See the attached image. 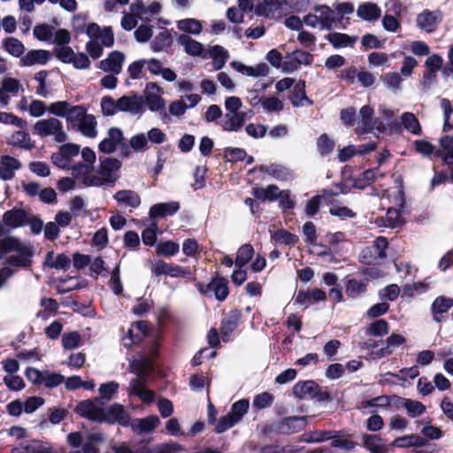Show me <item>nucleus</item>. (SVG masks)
I'll use <instances>...</instances> for the list:
<instances>
[{
	"mask_svg": "<svg viewBox=\"0 0 453 453\" xmlns=\"http://www.w3.org/2000/svg\"><path fill=\"white\" fill-rule=\"evenodd\" d=\"M250 408V403L248 400L242 399L235 402L231 408L229 412L237 422H240L242 418L248 412Z\"/></svg>",
	"mask_w": 453,
	"mask_h": 453,
	"instance_id": "obj_59",
	"label": "nucleus"
},
{
	"mask_svg": "<svg viewBox=\"0 0 453 453\" xmlns=\"http://www.w3.org/2000/svg\"><path fill=\"white\" fill-rule=\"evenodd\" d=\"M44 264L52 269L66 271L70 267L71 261L64 253L55 255L53 251H49L46 255Z\"/></svg>",
	"mask_w": 453,
	"mask_h": 453,
	"instance_id": "obj_35",
	"label": "nucleus"
},
{
	"mask_svg": "<svg viewBox=\"0 0 453 453\" xmlns=\"http://www.w3.org/2000/svg\"><path fill=\"white\" fill-rule=\"evenodd\" d=\"M27 222V213L22 209H12L7 211L3 215V223H0V235L4 234V226L17 228L24 226Z\"/></svg>",
	"mask_w": 453,
	"mask_h": 453,
	"instance_id": "obj_15",
	"label": "nucleus"
},
{
	"mask_svg": "<svg viewBox=\"0 0 453 453\" xmlns=\"http://www.w3.org/2000/svg\"><path fill=\"white\" fill-rule=\"evenodd\" d=\"M373 114L374 111L369 105H364L360 109L356 128L357 134H365L373 128L380 132L386 130V127L381 121L373 119Z\"/></svg>",
	"mask_w": 453,
	"mask_h": 453,
	"instance_id": "obj_8",
	"label": "nucleus"
},
{
	"mask_svg": "<svg viewBox=\"0 0 453 453\" xmlns=\"http://www.w3.org/2000/svg\"><path fill=\"white\" fill-rule=\"evenodd\" d=\"M164 89L157 83L150 81L145 85L142 91L144 107L147 106L150 111H159L165 107V100L163 98Z\"/></svg>",
	"mask_w": 453,
	"mask_h": 453,
	"instance_id": "obj_7",
	"label": "nucleus"
},
{
	"mask_svg": "<svg viewBox=\"0 0 453 453\" xmlns=\"http://www.w3.org/2000/svg\"><path fill=\"white\" fill-rule=\"evenodd\" d=\"M391 403V401L388 396L387 395H380L374 398L371 399H365L362 400L357 403V408L361 411L363 413H370L374 412V410H369V409H384L388 406H389Z\"/></svg>",
	"mask_w": 453,
	"mask_h": 453,
	"instance_id": "obj_28",
	"label": "nucleus"
},
{
	"mask_svg": "<svg viewBox=\"0 0 453 453\" xmlns=\"http://www.w3.org/2000/svg\"><path fill=\"white\" fill-rule=\"evenodd\" d=\"M280 8V3L279 0H263L257 5L255 12L260 16L273 18L275 12L279 11Z\"/></svg>",
	"mask_w": 453,
	"mask_h": 453,
	"instance_id": "obj_47",
	"label": "nucleus"
},
{
	"mask_svg": "<svg viewBox=\"0 0 453 453\" xmlns=\"http://www.w3.org/2000/svg\"><path fill=\"white\" fill-rule=\"evenodd\" d=\"M271 239L280 244H295L297 242L298 238L296 235L287 232L281 228H276L275 226H270L269 228Z\"/></svg>",
	"mask_w": 453,
	"mask_h": 453,
	"instance_id": "obj_44",
	"label": "nucleus"
},
{
	"mask_svg": "<svg viewBox=\"0 0 453 453\" xmlns=\"http://www.w3.org/2000/svg\"><path fill=\"white\" fill-rule=\"evenodd\" d=\"M13 453H55L47 443L40 441H31L26 445L14 449Z\"/></svg>",
	"mask_w": 453,
	"mask_h": 453,
	"instance_id": "obj_43",
	"label": "nucleus"
},
{
	"mask_svg": "<svg viewBox=\"0 0 453 453\" xmlns=\"http://www.w3.org/2000/svg\"><path fill=\"white\" fill-rule=\"evenodd\" d=\"M54 27L48 24L37 25L34 27V36L42 42H51Z\"/></svg>",
	"mask_w": 453,
	"mask_h": 453,
	"instance_id": "obj_56",
	"label": "nucleus"
},
{
	"mask_svg": "<svg viewBox=\"0 0 453 453\" xmlns=\"http://www.w3.org/2000/svg\"><path fill=\"white\" fill-rule=\"evenodd\" d=\"M80 147L74 143H66L62 145L58 151L51 155L52 163L62 169H72L74 165L72 163L73 157L78 156Z\"/></svg>",
	"mask_w": 453,
	"mask_h": 453,
	"instance_id": "obj_12",
	"label": "nucleus"
},
{
	"mask_svg": "<svg viewBox=\"0 0 453 453\" xmlns=\"http://www.w3.org/2000/svg\"><path fill=\"white\" fill-rule=\"evenodd\" d=\"M289 99L295 107H302L305 104L311 105L312 104L306 96L305 83L302 81L296 83Z\"/></svg>",
	"mask_w": 453,
	"mask_h": 453,
	"instance_id": "obj_39",
	"label": "nucleus"
},
{
	"mask_svg": "<svg viewBox=\"0 0 453 453\" xmlns=\"http://www.w3.org/2000/svg\"><path fill=\"white\" fill-rule=\"evenodd\" d=\"M51 58V54L46 50H31L27 51L21 58V63L26 66L43 65L47 64Z\"/></svg>",
	"mask_w": 453,
	"mask_h": 453,
	"instance_id": "obj_24",
	"label": "nucleus"
},
{
	"mask_svg": "<svg viewBox=\"0 0 453 453\" xmlns=\"http://www.w3.org/2000/svg\"><path fill=\"white\" fill-rule=\"evenodd\" d=\"M244 122V113L242 112H227L222 121V128L225 131H238Z\"/></svg>",
	"mask_w": 453,
	"mask_h": 453,
	"instance_id": "obj_42",
	"label": "nucleus"
},
{
	"mask_svg": "<svg viewBox=\"0 0 453 453\" xmlns=\"http://www.w3.org/2000/svg\"><path fill=\"white\" fill-rule=\"evenodd\" d=\"M384 85L387 88L396 92L401 89L402 78L396 73H388L382 78Z\"/></svg>",
	"mask_w": 453,
	"mask_h": 453,
	"instance_id": "obj_61",
	"label": "nucleus"
},
{
	"mask_svg": "<svg viewBox=\"0 0 453 453\" xmlns=\"http://www.w3.org/2000/svg\"><path fill=\"white\" fill-rule=\"evenodd\" d=\"M452 306V298H448L444 296L437 297L432 304V311L434 314V319L436 321H439L440 319H438L437 314L448 311V310H449Z\"/></svg>",
	"mask_w": 453,
	"mask_h": 453,
	"instance_id": "obj_53",
	"label": "nucleus"
},
{
	"mask_svg": "<svg viewBox=\"0 0 453 453\" xmlns=\"http://www.w3.org/2000/svg\"><path fill=\"white\" fill-rule=\"evenodd\" d=\"M73 27L76 32H85L89 40L104 45L107 48L114 44V35L110 27L101 28L96 23L85 24L84 18L81 15H76L73 18Z\"/></svg>",
	"mask_w": 453,
	"mask_h": 453,
	"instance_id": "obj_3",
	"label": "nucleus"
},
{
	"mask_svg": "<svg viewBox=\"0 0 453 453\" xmlns=\"http://www.w3.org/2000/svg\"><path fill=\"white\" fill-rule=\"evenodd\" d=\"M424 445H425L424 439L416 434H409V435L402 436V437L396 438L392 442V446L398 447V448L421 447Z\"/></svg>",
	"mask_w": 453,
	"mask_h": 453,
	"instance_id": "obj_49",
	"label": "nucleus"
},
{
	"mask_svg": "<svg viewBox=\"0 0 453 453\" xmlns=\"http://www.w3.org/2000/svg\"><path fill=\"white\" fill-rule=\"evenodd\" d=\"M0 122L5 125H12L21 129H25L27 127L26 120L15 116L10 112H0Z\"/></svg>",
	"mask_w": 453,
	"mask_h": 453,
	"instance_id": "obj_60",
	"label": "nucleus"
},
{
	"mask_svg": "<svg viewBox=\"0 0 453 453\" xmlns=\"http://www.w3.org/2000/svg\"><path fill=\"white\" fill-rule=\"evenodd\" d=\"M377 176L378 171L376 169L366 170L356 180L355 185L358 188H364L374 181L377 179Z\"/></svg>",
	"mask_w": 453,
	"mask_h": 453,
	"instance_id": "obj_63",
	"label": "nucleus"
},
{
	"mask_svg": "<svg viewBox=\"0 0 453 453\" xmlns=\"http://www.w3.org/2000/svg\"><path fill=\"white\" fill-rule=\"evenodd\" d=\"M7 143L11 146L18 147L24 150H31L35 146L34 142L31 141L29 134L25 132L24 130L13 132L7 138Z\"/></svg>",
	"mask_w": 453,
	"mask_h": 453,
	"instance_id": "obj_33",
	"label": "nucleus"
},
{
	"mask_svg": "<svg viewBox=\"0 0 453 453\" xmlns=\"http://www.w3.org/2000/svg\"><path fill=\"white\" fill-rule=\"evenodd\" d=\"M335 12L326 5H317L314 7V13L304 16L303 22L312 28L319 27L321 30H330L337 22Z\"/></svg>",
	"mask_w": 453,
	"mask_h": 453,
	"instance_id": "obj_4",
	"label": "nucleus"
},
{
	"mask_svg": "<svg viewBox=\"0 0 453 453\" xmlns=\"http://www.w3.org/2000/svg\"><path fill=\"white\" fill-rule=\"evenodd\" d=\"M127 391L129 395H137L144 403H151L155 399L154 392L147 389L144 386V381L142 380H132L129 382Z\"/></svg>",
	"mask_w": 453,
	"mask_h": 453,
	"instance_id": "obj_27",
	"label": "nucleus"
},
{
	"mask_svg": "<svg viewBox=\"0 0 453 453\" xmlns=\"http://www.w3.org/2000/svg\"><path fill=\"white\" fill-rule=\"evenodd\" d=\"M74 118L71 121L73 127H75L83 136L95 138L97 135V120L93 114L88 112L84 105L80 107Z\"/></svg>",
	"mask_w": 453,
	"mask_h": 453,
	"instance_id": "obj_6",
	"label": "nucleus"
},
{
	"mask_svg": "<svg viewBox=\"0 0 453 453\" xmlns=\"http://www.w3.org/2000/svg\"><path fill=\"white\" fill-rule=\"evenodd\" d=\"M129 417L124 407L119 403H113L105 409L104 422L108 423H119L121 425H127Z\"/></svg>",
	"mask_w": 453,
	"mask_h": 453,
	"instance_id": "obj_26",
	"label": "nucleus"
},
{
	"mask_svg": "<svg viewBox=\"0 0 453 453\" xmlns=\"http://www.w3.org/2000/svg\"><path fill=\"white\" fill-rule=\"evenodd\" d=\"M261 105L265 111H280L284 108V103L276 96L265 97L261 101Z\"/></svg>",
	"mask_w": 453,
	"mask_h": 453,
	"instance_id": "obj_57",
	"label": "nucleus"
},
{
	"mask_svg": "<svg viewBox=\"0 0 453 453\" xmlns=\"http://www.w3.org/2000/svg\"><path fill=\"white\" fill-rule=\"evenodd\" d=\"M326 38L334 48L352 46L355 42L354 38L342 33H331Z\"/></svg>",
	"mask_w": 453,
	"mask_h": 453,
	"instance_id": "obj_52",
	"label": "nucleus"
},
{
	"mask_svg": "<svg viewBox=\"0 0 453 453\" xmlns=\"http://www.w3.org/2000/svg\"><path fill=\"white\" fill-rule=\"evenodd\" d=\"M177 28L186 34L198 35L203 29L201 21L193 18H187L177 22Z\"/></svg>",
	"mask_w": 453,
	"mask_h": 453,
	"instance_id": "obj_45",
	"label": "nucleus"
},
{
	"mask_svg": "<svg viewBox=\"0 0 453 453\" xmlns=\"http://www.w3.org/2000/svg\"><path fill=\"white\" fill-rule=\"evenodd\" d=\"M11 253L14 254L7 258L10 266L26 267L33 256L32 247L27 242L14 236L0 239V259Z\"/></svg>",
	"mask_w": 453,
	"mask_h": 453,
	"instance_id": "obj_1",
	"label": "nucleus"
},
{
	"mask_svg": "<svg viewBox=\"0 0 453 453\" xmlns=\"http://www.w3.org/2000/svg\"><path fill=\"white\" fill-rule=\"evenodd\" d=\"M390 196H394V200L392 202L394 207H389L387 210L385 217L386 223L384 224V226L387 227L395 228L403 224L401 210L403 207L404 199L403 192L398 188L392 190L391 193L388 195V197Z\"/></svg>",
	"mask_w": 453,
	"mask_h": 453,
	"instance_id": "obj_10",
	"label": "nucleus"
},
{
	"mask_svg": "<svg viewBox=\"0 0 453 453\" xmlns=\"http://www.w3.org/2000/svg\"><path fill=\"white\" fill-rule=\"evenodd\" d=\"M440 146L443 151L442 160L449 165L453 163V136L444 135L439 140Z\"/></svg>",
	"mask_w": 453,
	"mask_h": 453,
	"instance_id": "obj_51",
	"label": "nucleus"
},
{
	"mask_svg": "<svg viewBox=\"0 0 453 453\" xmlns=\"http://www.w3.org/2000/svg\"><path fill=\"white\" fill-rule=\"evenodd\" d=\"M123 139L122 131L118 127H111L108 130L107 136L99 143L98 149L105 154L113 153Z\"/></svg>",
	"mask_w": 453,
	"mask_h": 453,
	"instance_id": "obj_19",
	"label": "nucleus"
},
{
	"mask_svg": "<svg viewBox=\"0 0 453 453\" xmlns=\"http://www.w3.org/2000/svg\"><path fill=\"white\" fill-rule=\"evenodd\" d=\"M125 61V55L120 51H112L108 57L99 63V67L105 73L112 74H119L122 70V65Z\"/></svg>",
	"mask_w": 453,
	"mask_h": 453,
	"instance_id": "obj_20",
	"label": "nucleus"
},
{
	"mask_svg": "<svg viewBox=\"0 0 453 453\" xmlns=\"http://www.w3.org/2000/svg\"><path fill=\"white\" fill-rule=\"evenodd\" d=\"M362 439L364 447L370 453H387L388 450L386 441L378 435L366 434Z\"/></svg>",
	"mask_w": 453,
	"mask_h": 453,
	"instance_id": "obj_31",
	"label": "nucleus"
},
{
	"mask_svg": "<svg viewBox=\"0 0 453 453\" xmlns=\"http://www.w3.org/2000/svg\"><path fill=\"white\" fill-rule=\"evenodd\" d=\"M317 148L321 156L328 155L334 148V142L327 134H323L318 138Z\"/></svg>",
	"mask_w": 453,
	"mask_h": 453,
	"instance_id": "obj_58",
	"label": "nucleus"
},
{
	"mask_svg": "<svg viewBox=\"0 0 453 453\" xmlns=\"http://www.w3.org/2000/svg\"><path fill=\"white\" fill-rule=\"evenodd\" d=\"M76 413L93 421L104 422L105 409L100 398L81 402L75 408Z\"/></svg>",
	"mask_w": 453,
	"mask_h": 453,
	"instance_id": "obj_9",
	"label": "nucleus"
},
{
	"mask_svg": "<svg viewBox=\"0 0 453 453\" xmlns=\"http://www.w3.org/2000/svg\"><path fill=\"white\" fill-rule=\"evenodd\" d=\"M114 199L119 205L136 209L141 205L142 200L140 195L131 189H123L116 192Z\"/></svg>",
	"mask_w": 453,
	"mask_h": 453,
	"instance_id": "obj_25",
	"label": "nucleus"
},
{
	"mask_svg": "<svg viewBox=\"0 0 453 453\" xmlns=\"http://www.w3.org/2000/svg\"><path fill=\"white\" fill-rule=\"evenodd\" d=\"M121 162L113 157H105L101 160L96 171L90 173L82 182L87 187H101L113 185L119 179V171Z\"/></svg>",
	"mask_w": 453,
	"mask_h": 453,
	"instance_id": "obj_2",
	"label": "nucleus"
},
{
	"mask_svg": "<svg viewBox=\"0 0 453 453\" xmlns=\"http://www.w3.org/2000/svg\"><path fill=\"white\" fill-rule=\"evenodd\" d=\"M400 123L403 128L414 135H420L422 134V127L412 112H403L400 117Z\"/></svg>",
	"mask_w": 453,
	"mask_h": 453,
	"instance_id": "obj_37",
	"label": "nucleus"
},
{
	"mask_svg": "<svg viewBox=\"0 0 453 453\" xmlns=\"http://www.w3.org/2000/svg\"><path fill=\"white\" fill-rule=\"evenodd\" d=\"M34 132L42 137L54 136V140L59 143L64 142L67 139L63 123L54 117L35 122L34 125Z\"/></svg>",
	"mask_w": 453,
	"mask_h": 453,
	"instance_id": "obj_5",
	"label": "nucleus"
},
{
	"mask_svg": "<svg viewBox=\"0 0 453 453\" xmlns=\"http://www.w3.org/2000/svg\"><path fill=\"white\" fill-rule=\"evenodd\" d=\"M152 370L151 362L145 357H139L132 360L129 364V371L134 373L142 380L147 376Z\"/></svg>",
	"mask_w": 453,
	"mask_h": 453,
	"instance_id": "obj_41",
	"label": "nucleus"
},
{
	"mask_svg": "<svg viewBox=\"0 0 453 453\" xmlns=\"http://www.w3.org/2000/svg\"><path fill=\"white\" fill-rule=\"evenodd\" d=\"M158 227L156 222H152L142 233V239L145 245L153 246L157 242V233Z\"/></svg>",
	"mask_w": 453,
	"mask_h": 453,
	"instance_id": "obj_64",
	"label": "nucleus"
},
{
	"mask_svg": "<svg viewBox=\"0 0 453 453\" xmlns=\"http://www.w3.org/2000/svg\"><path fill=\"white\" fill-rule=\"evenodd\" d=\"M318 393V385L312 380L298 382L293 387V394L299 399L313 397Z\"/></svg>",
	"mask_w": 453,
	"mask_h": 453,
	"instance_id": "obj_36",
	"label": "nucleus"
},
{
	"mask_svg": "<svg viewBox=\"0 0 453 453\" xmlns=\"http://www.w3.org/2000/svg\"><path fill=\"white\" fill-rule=\"evenodd\" d=\"M81 104L73 105L68 101H56L48 106V111L59 118H63L67 123H71Z\"/></svg>",
	"mask_w": 453,
	"mask_h": 453,
	"instance_id": "obj_14",
	"label": "nucleus"
},
{
	"mask_svg": "<svg viewBox=\"0 0 453 453\" xmlns=\"http://www.w3.org/2000/svg\"><path fill=\"white\" fill-rule=\"evenodd\" d=\"M159 422V418L156 415H151L145 418L134 419L132 423V426L139 432L148 433L156 428Z\"/></svg>",
	"mask_w": 453,
	"mask_h": 453,
	"instance_id": "obj_48",
	"label": "nucleus"
},
{
	"mask_svg": "<svg viewBox=\"0 0 453 453\" xmlns=\"http://www.w3.org/2000/svg\"><path fill=\"white\" fill-rule=\"evenodd\" d=\"M20 162L10 156H3L0 161V179L4 180H12L15 172L20 168Z\"/></svg>",
	"mask_w": 453,
	"mask_h": 453,
	"instance_id": "obj_29",
	"label": "nucleus"
},
{
	"mask_svg": "<svg viewBox=\"0 0 453 453\" xmlns=\"http://www.w3.org/2000/svg\"><path fill=\"white\" fill-rule=\"evenodd\" d=\"M119 383L115 382V381H110L108 383H104V384H102L100 385L99 388H98V392H99V395H100V400L101 399H104V400H111V397L117 393L118 389H119Z\"/></svg>",
	"mask_w": 453,
	"mask_h": 453,
	"instance_id": "obj_62",
	"label": "nucleus"
},
{
	"mask_svg": "<svg viewBox=\"0 0 453 453\" xmlns=\"http://www.w3.org/2000/svg\"><path fill=\"white\" fill-rule=\"evenodd\" d=\"M313 61V56L307 51L296 50L288 53L283 60V73H292L297 71L301 65H311Z\"/></svg>",
	"mask_w": 453,
	"mask_h": 453,
	"instance_id": "obj_11",
	"label": "nucleus"
},
{
	"mask_svg": "<svg viewBox=\"0 0 453 453\" xmlns=\"http://www.w3.org/2000/svg\"><path fill=\"white\" fill-rule=\"evenodd\" d=\"M81 157L84 163L75 164L73 167V175L75 179L84 181V179L93 171L96 157L93 150L88 147L81 150Z\"/></svg>",
	"mask_w": 453,
	"mask_h": 453,
	"instance_id": "obj_13",
	"label": "nucleus"
},
{
	"mask_svg": "<svg viewBox=\"0 0 453 453\" xmlns=\"http://www.w3.org/2000/svg\"><path fill=\"white\" fill-rule=\"evenodd\" d=\"M180 203L176 201L158 203L150 208L149 215L150 218L172 216L180 210Z\"/></svg>",
	"mask_w": 453,
	"mask_h": 453,
	"instance_id": "obj_30",
	"label": "nucleus"
},
{
	"mask_svg": "<svg viewBox=\"0 0 453 453\" xmlns=\"http://www.w3.org/2000/svg\"><path fill=\"white\" fill-rule=\"evenodd\" d=\"M255 254L254 248L250 244L242 245L236 252L235 265L238 267H243L247 265Z\"/></svg>",
	"mask_w": 453,
	"mask_h": 453,
	"instance_id": "obj_50",
	"label": "nucleus"
},
{
	"mask_svg": "<svg viewBox=\"0 0 453 453\" xmlns=\"http://www.w3.org/2000/svg\"><path fill=\"white\" fill-rule=\"evenodd\" d=\"M177 42L184 48L185 52L190 56H201L203 52V46L201 42L191 39L185 35H179Z\"/></svg>",
	"mask_w": 453,
	"mask_h": 453,
	"instance_id": "obj_40",
	"label": "nucleus"
},
{
	"mask_svg": "<svg viewBox=\"0 0 453 453\" xmlns=\"http://www.w3.org/2000/svg\"><path fill=\"white\" fill-rule=\"evenodd\" d=\"M4 50L14 57H20L24 51V44L14 37L6 38L3 42Z\"/></svg>",
	"mask_w": 453,
	"mask_h": 453,
	"instance_id": "obj_54",
	"label": "nucleus"
},
{
	"mask_svg": "<svg viewBox=\"0 0 453 453\" xmlns=\"http://www.w3.org/2000/svg\"><path fill=\"white\" fill-rule=\"evenodd\" d=\"M209 55L212 59L211 65L214 70L222 69L229 58L228 51L220 45L212 46L209 50Z\"/></svg>",
	"mask_w": 453,
	"mask_h": 453,
	"instance_id": "obj_38",
	"label": "nucleus"
},
{
	"mask_svg": "<svg viewBox=\"0 0 453 453\" xmlns=\"http://www.w3.org/2000/svg\"><path fill=\"white\" fill-rule=\"evenodd\" d=\"M357 16L366 22H376L381 16V9L377 4L365 2L358 5Z\"/></svg>",
	"mask_w": 453,
	"mask_h": 453,
	"instance_id": "obj_23",
	"label": "nucleus"
},
{
	"mask_svg": "<svg viewBox=\"0 0 453 453\" xmlns=\"http://www.w3.org/2000/svg\"><path fill=\"white\" fill-rule=\"evenodd\" d=\"M119 111L142 116L145 112L142 97L138 95L122 96L118 100Z\"/></svg>",
	"mask_w": 453,
	"mask_h": 453,
	"instance_id": "obj_17",
	"label": "nucleus"
},
{
	"mask_svg": "<svg viewBox=\"0 0 453 453\" xmlns=\"http://www.w3.org/2000/svg\"><path fill=\"white\" fill-rule=\"evenodd\" d=\"M441 19L442 15L439 11L431 12L425 10L417 16L416 22L420 30L426 33H433L441 21Z\"/></svg>",
	"mask_w": 453,
	"mask_h": 453,
	"instance_id": "obj_16",
	"label": "nucleus"
},
{
	"mask_svg": "<svg viewBox=\"0 0 453 453\" xmlns=\"http://www.w3.org/2000/svg\"><path fill=\"white\" fill-rule=\"evenodd\" d=\"M306 426L305 417H288L285 418L279 426L281 433L294 434L303 430Z\"/></svg>",
	"mask_w": 453,
	"mask_h": 453,
	"instance_id": "obj_32",
	"label": "nucleus"
},
{
	"mask_svg": "<svg viewBox=\"0 0 453 453\" xmlns=\"http://www.w3.org/2000/svg\"><path fill=\"white\" fill-rule=\"evenodd\" d=\"M49 73L47 71H40L35 76V80L37 81L36 94L41 97H48L50 95V90L47 84V77Z\"/></svg>",
	"mask_w": 453,
	"mask_h": 453,
	"instance_id": "obj_55",
	"label": "nucleus"
},
{
	"mask_svg": "<svg viewBox=\"0 0 453 453\" xmlns=\"http://www.w3.org/2000/svg\"><path fill=\"white\" fill-rule=\"evenodd\" d=\"M198 289L203 294H206L208 292L213 293L214 296L219 301H224L229 293L227 280L224 278H214L206 286L199 284Z\"/></svg>",
	"mask_w": 453,
	"mask_h": 453,
	"instance_id": "obj_18",
	"label": "nucleus"
},
{
	"mask_svg": "<svg viewBox=\"0 0 453 453\" xmlns=\"http://www.w3.org/2000/svg\"><path fill=\"white\" fill-rule=\"evenodd\" d=\"M241 319V311H232L222 320L221 333L223 341H228L230 334L237 327Z\"/></svg>",
	"mask_w": 453,
	"mask_h": 453,
	"instance_id": "obj_34",
	"label": "nucleus"
},
{
	"mask_svg": "<svg viewBox=\"0 0 453 453\" xmlns=\"http://www.w3.org/2000/svg\"><path fill=\"white\" fill-rule=\"evenodd\" d=\"M147 70L155 76L161 75L162 78L169 82L174 81L177 78L176 73L169 67H164L163 63L156 58L145 59Z\"/></svg>",
	"mask_w": 453,
	"mask_h": 453,
	"instance_id": "obj_22",
	"label": "nucleus"
},
{
	"mask_svg": "<svg viewBox=\"0 0 453 453\" xmlns=\"http://www.w3.org/2000/svg\"><path fill=\"white\" fill-rule=\"evenodd\" d=\"M151 272L157 276L168 275L173 278L185 277L188 271L180 265H173L164 261H156L151 264Z\"/></svg>",
	"mask_w": 453,
	"mask_h": 453,
	"instance_id": "obj_21",
	"label": "nucleus"
},
{
	"mask_svg": "<svg viewBox=\"0 0 453 453\" xmlns=\"http://www.w3.org/2000/svg\"><path fill=\"white\" fill-rule=\"evenodd\" d=\"M281 192L276 185H268L265 188H253L252 194L257 199L262 201H274L280 197Z\"/></svg>",
	"mask_w": 453,
	"mask_h": 453,
	"instance_id": "obj_46",
	"label": "nucleus"
}]
</instances>
